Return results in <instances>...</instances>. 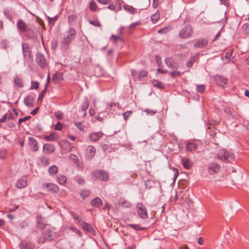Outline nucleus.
Wrapping results in <instances>:
<instances>
[{
	"label": "nucleus",
	"instance_id": "nucleus-4",
	"mask_svg": "<svg viewBox=\"0 0 249 249\" xmlns=\"http://www.w3.org/2000/svg\"><path fill=\"white\" fill-rule=\"evenodd\" d=\"M91 177L94 180L99 179L107 182L109 180V175L107 172L104 170L96 169L91 173Z\"/></svg>",
	"mask_w": 249,
	"mask_h": 249
},
{
	"label": "nucleus",
	"instance_id": "nucleus-47",
	"mask_svg": "<svg viewBox=\"0 0 249 249\" xmlns=\"http://www.w3.org/2000/svg\"><path fill=\"white\" fill-rule=\"evenodd\" d=\"M196 91L199 93H203L205 91V86L204 85H197L196 87Z\"/></svg>",
	"mask_w": 249,
	"mask_h": 249
},
{
	"label": "nucleus",
	"instance_id": "nucleus-6",
	"mask_svg": "<svg viewBox=\"0 0 249 249\" xmlns=\"http://www.w3.org/2000/svg\"><path fill=\"white\" fill-rule=\"evenodd\" d=\"M22 50L25 61L32 62L33 61L32 53L29 45L26 43H22Z\"/></svg>",
	"mask_w": 249,
	"mask_h": 249
},
{
	"label": "nucleus",
	"instance_id": "nucleus-29",
	"mask_svg": "<svg viewBox=\"0 0 249 249\" xmlns=\"http://www.w3.org/2000/svg\"><path fill=\"white\" fill-rule=\"evenodd\" d=\"M124 9L127 12H128L129 13L131 14H134L136 11L137 9L134 8L133 6L128 5H124Z\"/></svg>",
	"mask_w": 249,
	"mask_h": 249
},
{
	"label": "nucleus",
	"instance_id": "nucleus-13",
	"mask_svg": "<svg viewBox=\"0 0 249 249\" xmlns=\"http://www.w3.org/2000/svg\"><path fill=\"white\" fill-rule=\"evenodd\" d=\"M165 61L166 65L172 69L177 70L179 67L178 64L171 57L166 58Z\"/></svg>",
	"mask_w": 249,
	"mask_h": 249
},
{
	"label": "nucleus",
	"instance_id": "nucleus-25",
	"mask_svg": "<svg viewBox=\"0 0 249 249\" xmlns=\"http://www.w3.org/2000/svg\"><path fill=\"white\" fill-rule=\"evenodd\" d=\"M80 225L82 226L83 229L87 231L92 232L94 231V229L92 226L87 223H86L85 221H84Z\"/></svg>",
	"mask_w": 249,
	"mask_h": 249
},
{
	"label": "nucleus",
	"instance_id": "nucleus-45",
	"mask_svg": "<svg viewBox=\"0 0 249 249\" xmlns=\"http://www.w3.org/2000/svg\"><path fill=\"white\" fill-rule=\"evenodd\" d=\"M47 19H48L49 24L53 25L54 22L57 19V16H55L53 18H50V17L47 16Z\"/></svg>",
	"mask_w": 249,
	"mask_h": 249
},
{
	"label": "nucleus",
	"instance_id": "nucleus-53",
	"mask_svg": "<svg viewBox=\"0 0 249 249\" xmlns=\"http://www.w3.org/2000/svg\"><path fill=\"white\" fill-rule=\"evenodd\" d=\"M74 124L80 130L84 131V126H83L82 123L75 122Z\"/></svg>",
	"mask_w": 249,
	"mask_h": 249
},
{
	"label": "nucleus",
	"instance_id": "nucleus-27",
	"mask_svg": "<svg viewBox=\"0 0 249 249\" xmlns=\"http://www.w3.org/2000/svg\"><path fill=\"white\" fill-rule=\"evenodd\" d=\"M14 83L15 85L18 88H23L24 86L22 78L18 76H16L15 77Z\"/></svg>",
	"mask_w": 249,
	"mask_h": 249
},
{
	"label": "nucleus",
	"instance_id": "nucleus-5",
	"mask_svg": "<svg viewBox=\"0 0 249 249\" xmlns=\"http://www.w3.org/2000/svg\"><path fill=\"white\" fill-rule=\"evenodd\" d=\"M193 33L194 30L192 26L187 25L179 31L178 37L182 39L188 38L193 35Z\"/></svg>",
	"mask_w": 249,
	"mask_h": 249
},
{
	"label": "nucleus",
	"instance_id": "nucleus-23",
	"mask_svg": "<svg viewBox=\"0 0 249 249\" xmlns=\"http://www.w3.org/2000/svg\"><path fill=\"white\" fill-rule=\"evenodd\" d=\"M34 97L30 95L27 96L24 100V104L29 107H33Z\"/></svg>",
	"mask_w": 249,
	"mask_h": 249
},
{
	"label": "nucleus",
	"instance_id": "nucleus-15",
	"mask_svg": "<svg viewBox=\"0 0 249 249\" xmlns=\"http://www.w3.org/2000/svg\"><path fill=\"white\" fill-rule=\"evenodd\" d=\"M96 153V149L92 145H89L86 149V156L89 159H91L94 157Z\"/></svg>",
	"mask_w": 249,
	"mask_h": 249
},
{
	"label": "nucleus",
	"instance_id": "nucleus-40",
	"mask_svg": "<svg viewBox=\"0 0 249 249\" xmlns=\"http://www.w3.org/2000/svg\"><path fill=\"white\" fill-rule=\"evenodd\" d=\"M89 23L96 27H101V24L100 22L98 21V19H95V20H89Z\"/></svg>",
	"mask_w": 249,
	"mask_h": 249
},
{
	"label": "nucleus",
	"instance_id": "nucleus-54",
	"mask_svg": "<svg viewBox=\"0 0 249 249\" xmlns=\"http://www.w3.org/2000/svg\"><path fill=\"white\" fill-rule=\"evenodd\" d=\"M41 162L44 166H48L49 164V159L45 157H43L41 159Z\"/></svg>",
	"mask_w": 249,
	"mask_h": 249
},
{
	"label": "nucleus",
	"instance_id": "nucleus-18",
	"mask_svg": "<svg viewBox=\"0 0 249 249\" xmlns=\"http://www.w3.org/2000/svg\"><path fill=\"white\" fill-rule=\"evenodd\" d=\"M43 150L46 154H50L54 151L55 146L53 144L46 143L43 145Z\"/></svg>",
	"mask_w": 249,
	"mask_h": 249
},
{
	"label": "nucleus",
	"instance_id": "nucleus-60",
	"mask_svg": "<svg viewBox=\"0 0 249 249\" xmlns=\"http://www.w3.org/2000/svg\"><path fill=\"white\" fill-rule=\"evenodd\" d=\"M233 53V50H231L230 52H227L225 55V57L226 59L229 58L231 57L232 55V54Z\"/></svg>",
	"mask_w": 249,
	"mask_h": 249
},
{
	"label": "nucleus",
	"instance_id": "nucleus-43",
	"mask_svg": "<svg viewBox=\"0 0 249 249\" xmlns=\"http://www.w3.org/2000/svg\"><path fill=\"white\" fill-rule=\"evenodd\" d=\"M74 179L75 181L80 185H83L85 183V179L80 176H76Z\"/></svg>",
	"mask_w": 249,
	"mask_h": 249
},
{
	"label": "nucleus",
	"instance_id": "nucleus-3",
	"mask_svg": "<svg viewBox=\"0 0 249 249\" xmlns=\"http://www.w3.org/2000/svg\"><path fill=\"white\" fill-rule=\"evenodd\" d=\"M76 36V31L74 28H71L67 32V35L65 36L62 41L63 48L65 50L69 49V45L74 40Z\"/></svg>",
	"mask_w": 249,
	"mask_h": 249
},
{
	"label": "nucleus",
	"instance_id": "nucleus-21",
	"mask_svg": "<svg viewBox=\"0 0 249 249\" xmlns=\"http://www.w3.org/2000/svg\"><path fill=\"white\" fill-rule=\"evenodd\" d=\"M197 148V145L194 142H188L185 145V148L187 151H195Z\"/></svg>",
	"mask_w": 249,
	"mask_h": 249
},
{
	"label": "nucleus",
	"instance_id": "nucleus-12",
	"mask_svg": "<svg viewBox=\"0 0 249 249\" xmlns=\"http://www.w3.org/2000/svg\"><path fill=\"white\" fill-rule=\"evenodd\" d=\"M27 178L25 176H22L18 180L16 183V187L18 189H22L27 186Z\"/></svg>",
	"mask_w": 249,
	"mask_h": 249
},
{
	"label": "nucleus",
	"instance_id": "nucleus-39",
	"mask_svg": "<svg viewBox=\"0 0 249 249\" xmlns=\"http://www.w3.org/2000/svg\"><path fill=\"white\" fill-rule=\"evenodd\" d=\"M169 74L173 78L179 77L181 75V72L179 71L176 70L169 72Z\"/></svg>",
	"mask_w": 249,
	"mask_h": 249
},
{
	"label": "nucleus",
	"instance_id": "nucleus-30",
	"mask_svg": "<svg viewBox=\"0 0 249 249\" xmlns=\"http://www.w3.org/2000/svg\"><path fill=\"white\" fill-rule=\"evenodd\" d=\"M152 83L154 87L159 89H163L165 88L163 83L159 81L158 80H153L152 81Z\"/></svg>",
	"mask_w": 249,
	"mask_h": 249
},
{
	"label": "nucleus",
	"instance_id": "nucleus-46",
	"mask_svg": "<svg viewBox=\"0 0 249 249\" xmlns=\"http://www.w3.org/2000/svg\"><path fill=\"white\" fill-rule=\"evenodd\" d=\"M148 72L146 71L143 70H142L138 75V79L140 80L141 78L146 77L147 75Z\"/></svg>",
	"mask_w": 249,
	"mask_h": 249
},
{
	"label": "nucleus",
	"instance_id": "nucleus-31",
	"mask_svg": "<svg viewBox=\"0 0 249 249\" xmlns=\"http://www.w3.org/2000/svg\"><path fill=\"white\" fill-rule=\"evenodd\" d=\"M57 180L60 184L64 185L67 182V178L64 175H60L57 177Z\"/></svg>",
	"mask_w": 249,
	"mask_h": 249
},
{
	"label": "nucleus",
	"instance_id": "nucleus-49",
	"mask_svg": "<svg viewBox=\"0 0 249 249\" xmlns=\"http://www.w3.org/2000/svg\"><path fill=\"white\" fill-rule=\"evenodd\" d=\"M47 88L45 87V88L41 92V93L39 94L38 98V101H41L42 99L43 98L44 96V94L46 93L47 91Z\"/></svg>",
	"mask_w": 249,
	"mask_h": 249
},
{
	"label": "nucleus",
	"instance_id": "nucleus-14",
	"mask_svg": "<svg viewBox=\"0 0 249 249\" xmlns=\"http://www.w3.org/2000/svg\"><path fill=\"white\" fill-rule=\"evenodd\" d=\"M43 187L46 188L50 192L57 193L59 192V188L58 186L54 184L46 183L43 185Z\"/></svg>",
	"mask_w": 249,
	"mask_h": 249
},
{
	"label": "nucleus",
	"instance_id": "nucleus-9",
	"mask_svg": "<svg viewBox=\"0 0 249 249\" xmlns=\"http://www.w3.org/2000/svg\"><path fill=\"white\" fill-rule=\"evenodd\" d=\"M36 61L37 64L43 69H45L47 66V63L45 56L41 53H37Z\"/></svg>",
	"mask_w": 249,
	"mask_h": 249
},
{
	"label": "nucleus",
	"instance_id": "nucleus-62",
	"mask_svg": "<svg viewBox=\"0 0 249 249\" xmlns=\"http://www.w3.org/2000/svg\"><path fill=\"white\" fill-rule=\"evenodd\" d=\"M6 152L5 150H0V159H3L5 157Z\"/></svg>",
	"mask_w": 249,
	"mask_h": 249
},
{
	"label": "nucleus",
	"instance_id": "nucleus-16",
	"mask_svg": "<svg viewBox=\"0 0 249 249\" xmlns=\"http://www.w3.org/2000/svg\"><path fill=\"white\" fill-rule=\"evenodd\" d=\"M28 144L34 152H36L38 150V145L36 140L32 137L29 138Z\"/></svg>",
	"mask_w": 249,
	"mask_h": 249
},
{
	"label": "nucleus",
	"instance_id": "nucleus-17",
	"mask_svg": "<svg viewBox=\"0 0 249 249\" xmlns=\"http://www.w3.org/2000/svg\"><path fill=\"white\" fill-rule=\"evenodd\" d=\"M104 135L102 132H92L89 135V139L93 142H97Z\"/></svg>",
	"mask_w": 249,
	"mask_h": 249
},
{
	"label": "nucleus",
	"instance_id": "nucleus-28",
	"mask_svg": "<svg viewBox=\"0 0 249 249\" xmlns=\"http://www.w3.org/2000/svg\"><path fill=\"white\" fill-rule=\"evenodd\" d=\"M52 79L54 81V82L61 81L63 79V74L61 72L55 73L53 76Z\"/></svg>",
	"mask_w": 249,
	"mask_h": 249
},
{
	"label": "nucleus",
	"instance_id": "nucleus-61",
	"mask_svg": "<svg viewBox=\"0 0 249 249\" xmlns=\"http://www.w3.org/2000/svg\"><path fill=\"white\" fill-rule=\"evenodd\" d=\"M75 219H76L78 223L81 225L84 221L82 219V218L79 216H76L74 217Z\"/></svg>",
	"mask_w": 249,
	"mask_h": 249
},
{
	"label": "nucleus",
	"instance_id": "nucleus-32",
	"mask_svg": "<svg viewBox=\"0 0 249 249\" xmlns=\"http://www.w3.org/2000/svg\"><path fill=\"white\" fill-rule=\"evenodd\" d=\"M57 138L56 134L52 132L49 135L45 136L44 139L46 141L52 142L54 141Z\"/></svg>",
	"mask_w": 249,
	"mask_h": 249
},
{
	"label": "nucleus",
	"instance_id": "nucleus-7",
	"mask_svg": "<svg viewBox=\"0 0 249 249\" xmlns=\"http://www.w3.org/2000/svg\"><path fill=\"white\" fill-rule=\"evenodd\" d=\"M221 169L220 165L215 162L210 163L208 165V170L210 175L218 173Z\"/></svg>",
	"mask_w": 249,
	"mask_h": 249
},
{
	"label": "nucleus",
	"instance_id": "nucleus-37",
	"mask_svg": "<svg viewBox=\"0 0 249 249\" xmlns=\"http://www.w3.org/2000/svg\"><path fill=\"white\" fill-rule=\"evenodd\" d=\"M128 226L136 231H143L146 229L145 228L141 227L139 224H128Z\"/></svg>",
	"mask_w": 249,
	"mask_h": 249
},
{
	"label": "nucleus",
	"instance_id": "nucleus-11",
	"mask_svg": "<svg viewBox=\"0 0 249 249\" xmlns=\"http://www.w3.org/2000/svg\"><path fill=\"white\" fill-rule=\"evenodd\" d=\"M208 44V40L206 38H199L196 40L194 45L195 48H203L206 47Z\"/></svg>",
	"mask_w": 249,
	"mask_h": 249
},
{
	"label": "nucleus",
	"instance_id": "nucleus-58",
	"mask_svg": "<svg viewBox=\"0 0 249 249\" xmlns=\"http://www.w3.org/2000/svg\"><path fill=\"white\" fill-rule=\"evenodd\" d=\"M131 114H132L131 111H127L126 112L123 113V115L124 119L125 120H126L128 118V117L131 115Z\"/></svg>",
	"mask_w": 249,
	"mask_h": 249
},
{
	"label": "nucleus",
	"instance_id": "nucleus-42",
	"mask_svg": "<svg viewBox=\"0 0 249 249\" xmlns=\"http://www.w3.org/2000/svg\"><path fill=\"white\" fill-rule=\"evenodd\" d=\"M110 39L112 40L114 43H116L118 41H123V39L122 38V37L119 36H115L114 35H112L111 36Z\"/></svg>",
	"mask_w": 249,
	"mask_h": 249
},
{
	"label": "nucleus",
	"instance_id": "nucleus-10",
	"mask_svg": "<svg viewBox=\"0 0 249 249\" xmlns=\"http://www.w3.org/2000/svg\"><path fill=\"white\" fill-rule=\"evenodd\" d=\"M215 81L217 85L223 87L228 86V79L222 75H216L214 77Z\"/></svg>",
	"mask_w": 249,
	"mask_h": 249
},
{
	"label": "nucleus",
	"instance_id": "nucleus-64",
	"mask_svg": "<svg viewBox=\"0 0 249 249\" xmlns=\"http://www.w3.org/2000/svg\"><path fill=\"white\" fill-rule=\"evenodd\" d=\"M159 1H160V0H153L152 5L154 8H156L158 7L159 3Z\"/></svg>",
	"mask_w": 249,
	"mask_h": 249
},
{
	"label": "nucleus",
	"instance_id": "nucleus-63",
	"mask_svg": "<svg viewBox=\"0 0 249 249\" xmlns=\"http://www.w3.org/2000/svg\"><path fill=\"white\" fill-rule=\"evenodd\" d=\"M97 0L99 2L102 3V4H107L109 3L111 1V0Z\"/></svg>",
	"mask_w": 249,
	"mask_h": 249
},
{
	"label": "nucleus",
	"instance_id": "nucleus-52",
	"mask_svg": "<svg viewBox=\"0 0 249 249\" xmlns=\"http://www.w3.org/2000/svg\"><path fill=\"white\" fill-rule=\"evenodd\" d=\"M4 15L5 17L10 20H11L12 18V17L11 14H10V12L8 10H4L3 11Z\"/></svg>",
	"mask_w": 249,
	"mask_h": 249
},
{
	"label": "nucleus",
	"instance_id": "nucleus-38",
	"mask_svg": "<svg viewBox=\"0 0 249 249\" xmlns=\"http://www.w3.org/2000/svg\"><path fill=\"white\" fill-rule=\"evenodd\" d=\"M89 106V101L87 98H86L83 101V104L82 105L81 109L83 111H85Z\"/></svg>",
	"mask_w": 249,
	"mask_h": 249
},
{
	"label": "nucleus",
	"instance_id": "nucleus-19",
	"mask_svg": "<svg viewBox=\"0 0 249 249\" xmlns=\"http://www.w3.org/2000/svg\"><path fill=\"white\" fill-rule=\"evenodd\" d=\"M18 30L22 32H26L28 30V26L21 19H19L17 24Z\"/></svg>",
	"mask_w": 249,
	"mask_h": 249
},
{
	"label": "nucleus",
	"instance_id": "nucleus-8",
	"mask_svg": "<svg viewBox=\"0 0 249 249\" xmlns=\"http://www.w3.org/2000/svg\"><path fill=\"white\" fill-rule=\"evenodd\" d=\"M137 213L140 217L142 219L148 218V213L145 206L142 203H139L137 206Z\"/></svg>",
	"mask_w": 249,
	"mask_h": 249
},
{
	"label": "nucleus",
	"instance_id": "nucleus-24",
	"mask_svg": "<svg viewBox=\"0 0 249 249\" xmlns=\"http://www.w3.org/2000/svg\"><path fill=\"white\" fill-rule=\"evenodd\" d=\"M90 204L94 207H100L102 205V201L99 197H96L90 202Z\"/></svg>",
	"mask_w": 249,
	"mask_h": 249
},
{
	"label": "nucleus",
	"instance_id": "nucleus-22",
	"mask_svg": "<svg viewBox=\"0 0 249 249\" xmlns=\"http://www.w3.org/2000/svg\"><path fill=\"white\" fill-rule=\"evenodd\" d=\"M69 158L72 160L75 163L77 164V165L78 168L80 169H82L83 166L82 163L80 162L77 156L71 154L69 156Z\"/></svg>",
	"mask_w": 249,
	"mask_h": 249
},
{
	"label": "nucleus",
	"instance_id": "nucleus-20",
	"mask_svg": "<svg viewBox=\"0 0 249 249\" xmlns=\"http://www.w3.org/2000/svg\"><path fill=\"white\" fill-rule=\"evenodd\" d=\"M20 249H34L35 246L30 242L22 241L19 245Z\"/></svg>",
	"mask_w": 249,
	"mask_h": 249
},
{
	"label": "nucleus",
	"instance_id": "nucleus-44",
	"mask_svg": "<svg viewBox=\"0 0 249 249\" xmlns=\"http://www.w3.org/2000/svg\"><path fill=\"white\" fill-rule=\"evenodd\" d=\"M89 8L91 11H95L97 10V6L94 1H92L89 3Z\"/></svg>",
	"mask_w": 249,
	"mask_h": 249
},
{
	"label": "nucleus",
	"instance_id": "nucleus-51",
	"mask_svg": "<svg viewBox=\"0 0 249 249\" xmlns=\"http://www.w3.org/2000/svg\"><path fill=\"white\" fill-rule=\"evenodd\" d=\"M56 118L59 120H62L63 118V114L60 111H58L54 113Z\"/></svg>",
	"mask_w": 249,
	"mask_h": 249
},
{
	"label": "nucleus",
	"instance_id": "nucleus-41",
	"mask_svg": "<svg viewBox=\"0 0 249 249\" xmlns=\"http://www.w3.org/2000/svg\"><path fill=\"white\" fill-rule=\"evenodd\" d=\"M39 83L37 81H32L31 82V89L37 90L39 88Z\"/></svg>",
	"mask_w": 249,
	"mask_h": 249
},
{
	"label": "nucleus",
	"instance_id": "nucleus-2",
	"mask_svg": "<svg viewBox=\"0 0 249 249\" xmlns=\"http://www.w3.org/2000/svg\"><path fill=\"white\" fill-rule=\"evenodd\" d=\"M216 158L222 161L230 163H232L235 160L234 154L225 149H220L218 151Z\"/></svg>",
	"mask_w": 249,
	"mask_h": 249
},
{
	"label": "nucleus",
	"instance_id": "nucleus-55",
	"mask_svg": "<svg viewBox=\"0 0 249 249\" xmlns=\"http://www.w3.org/2000/svg\"><path fill=\"white\" fill-rule=\"evenodd\" d=\"M31 116H27L25 117L24 118H20L18 120V125H19L22 122H25V121L29 120L30 119H31Z\"/></svg>",
	"mask_w": 249,
	"mask_h": 249
},
{
	"label": "nucleus",
	"instance_id": "nucleus-36",
	"mask_svg": "<svg viewBox=\"0 0 249 249\" xmlns=\"http://www.w3.org/2000/svg\"><path fill=\"white\" fill-rule=\"evenodd\" d=\"M90 192L88 190H82L80 193V195L83 199H85L87 197L89 196Z\"/></svg>",
	"mask_w": 249,
	"mask_h": 249
},
{
	"label": "nucleus",
	"instance_id": "nucleus-59",
	"mask_svg": "<svg viewBox=\"0 0 249 249\" xmlns=\"http://www.w3.org/2000/svg\"><path fill=\"white\" fill-rule=\"evenodd\" d=\"M168 31V29L167 27H165L162 29H160L158 31V33L160 34H166Z\"/></svg>",
	"mask_w": 249,
	"mask_h": 249
},
{
	"label": "nucleus",
	"instance_id": "nucleus-56",
	"mask_svg": "<svg viewBox=\"0 0 249 249\" xmlns=\"http://www.w3.org/2000/svg\"><path fill=\"white\" fill-rule=\"evenodd\" d=\"M62 128H63L62 124L61 123H60L59 122H58L54 126V129L55 130H61L62 129Z\"/></svg>",
	"mask_w": 249,
	"mask_h": 249
},
{
	"label": "nucleus",
	"instance_id": "nucleus-1",
	"mask_svg": "<svg viewBox=\"0 0 249 249\" xmlns=\"http://www.w3.org/2000/svg\"><path fill=\"white\" fill-rule=\"evenodd\" d=\"M38 227L40 229H44L42 232V236L38 239V243L43 244L47 241H52L56 236V233L53 231V230L49 227H44L43 225H40L38 222Z\"/></svg>",
	"mask_w": 249,
	"mask_h": 249
},
{
	"label": "nucleus",
	"instance_id": "nucleus-26",
	"mask_svg": "<svg viewBox=\"0 0 249 249\" xmlns=\"http://www.w3.org/2000/svg\"><path fill=\"white\" fill-rule=\"evenodd\" d=\"M182 162L183 167L187 169H190L193 166V162L189 159H183L182 160Z\"/></svg>",
	"mask_w": 249,
	"mask_h": 249
},
{
	"label": "nucleus",
	"instance_id": "nucleus-33",
	"mask_svg": "<svg viewBox=\"0 0 249 249\" xmlns=\"http://www.w3.org/2000/svg\"><path fill=\"white\" fill-rule=\"evenodd\" d=\"M48 172L51 176H54L58 173V169L56 166L52 165L49 167Z\"/></svg>",
	"mask_w": 249,
	"mask_h": 249
},
{
	"label": "nucleus",
	"instance_id": "nucleus-50",
	"mask_svg": "<svg viewBox=\"0 0 249 249\" xmlns=\"http://www.w3.org/2000/svg\"><path fill=\"white\" fill-rule=\"evenodd\" d=\"M144 112H145L147 115H154L157 113V110L146 109L144 110Z\"/></svg>",
	"mask_w": 249,
	"mask_h": 249
},
{
	"label": "nucleus",
	"instance_id": "nucleus-57",
	"mask_svg": "<svg viewBox=\"0 0 249 249\" xmlns=\"http://www.w3.org/2000/svg\"><path fill=\"white\" fill-rule=\"evenodd\" d=\"M76 16L75 15H70L68 18V21L69 23H72L76 19Z\"/></svg>",
	"mask_w": 249,
	"mask_h": 249
},
{
	"label": "nucleus",
	"instance_id": "nucleus-34",
	"mask_svg": "<svg viewBox=\"0 0 249 249\" xmlns=\"http://www.w3.org/2000/svg\"><path fill=\"white\" fill-rule=\"evenodd\" d=\"M160 17V14L158 11H157L156 13H155L154 14H153L151 16V21L154 24L156 23L159 19Z\"/></svg>",
	"mask_w": 249,
	"mask_h": 249
},
{
	"label": "nucleus",
	"instance_id": "nucleus-48",
	"mask_svg": "<svg viewBox=\"0 0 249 249\" xmlns=\"http://www.w3.org/2000/svg\"><path fill=\"white\" fill-rule=\"evenodd\" d=\"M70 230H71V231H74V232H75V233H76L77 234H78V235L79 236V237H81L82 236V232L79 230L78 229H77V228H75L74 227H70L69 228Z\"/></svg>",
	"mask_w": 249,
	"mask_h": 249
},
{
	"label": "nucleus",
	"instance_id": "nucleus-35",
	"mask_svg": "<svg viewBox=\"0 0 249 249\" xmlns=\"http://www.w3.org/2000/svg\"><path fill=\"white\" fill-rule=\"evenodd\" d=\"M197 56H193L191 57L186 62V66L188 67H192L193 64L196 61Z\"/></svg>",
	"mask_w": 249,
	"mask_h": 249
}]
</instances>
